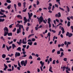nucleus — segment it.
Here are the masks:
<instances>
[{
	"label": "nucleus",
	"instance_id": "nucleus-26",
	"mask_svg": "<svg viewBox=\"0 0 73 73\" xmlns=\"http://www.w3.org/2000/svg\"><path fill=\"white\" fill-rule=\"evenodd\" d=\"M48 21L47 22L48 23H50V21H51V19L50 18H49L48 19Z\"/></svg>",
	"mask_w": 73,
	"mask_h": 73
},
{
	"label": "nucleus",
	"instance_id": "nucleus-44",
	"mask_svg": "<svg viewBox=\"0 0 73 73\" xmlns=\"http://www.w3.org/2000/svg\"><path fill=\"white\" fill-rule=\"evenodd\" d=\"M35 40L36 39L35 38H32L31 39V41H35Z\"/></svg>",
	"mask_w": 73,
	"mask_h": 73
},
{
	"label": "nucleus",
	"instance_id": "nucleus-29",
	"mask_svg": "<svg viewBox=\"0 0 73 73\" xmlns=\"http://www.w3.org/2000/svg\"><path fill=\"white\" fill-rule=\"evenodd\" d=\"M34 35H35V34H33L29 35L28 37V38H30V37H31V36H34Z\"/></svg>",
	"mask_w": 73,
	"mask_h": 73
},
{
	"label": "nucleus",
	"instance_id": "nucleus-60",
	"mask_svg": "<svg viewBox=\"0 0 73 73\" xmlns=\"http://www.w3.org/2000/svg\"><path fill=\"white\" fill-rule=\"evenodd\" d=\"M32 40H31V39H29L27 40V42H31Z\"/></svg>",
	"mask_w": 73,
	"mask_h": 73
},
{
	"label": "nucleus",
	"instance_id": "nucleus-54",
	"mask_svg": "<svg viewBox=\"0 0 73 73\" xmlns=\"http://www.w3.org/2000/svg\"><path fill=\"white\" fill-rule=\"evenodd\" d=\"M51 6H48V10H50V9H51Z\"/></svg>",
	"mask_w": 73,
	"mask_h": 73
},
{
	"label": "nucleus",
	"instance_id": "nucleus-25",
	"mask_svg": "<svg viewBox=\"0 0 73 73\" xmlns=\"http://www.w3.org/2000/svg\"><path fill=\"white\" fill-rule=\"evenodd\" d=\"M17 17L18 18H20L21 19H22V17L20 15H18L17 16Z\"/></svg>",
	"mask_w": 73,
	"mask_h": 73
},
{
	"label": "nucleus",
	"instance_id": "nucleus-21",
	"mask_svg": "<svg viewBox=\"0 0 73 73\" xmlns=\"http://www.w3.org/2000/svg\"><path fill=\"white\" fill-rule=\"evenodd\" d=\"M2 57L3 58H5L6 57V55L3 54L2 55Z\"/></svg>",
	"mask_w": 73,
	"mask_h": 73
},
{
	"label": "nucleus",
	"instance_id": "nucleus-52",
	"mask_svg": "<svg viewBox=\"0 0 73 73\" xmlns=\"http://www.w3.org/2000/svg\"><path fill=\"white\" fill-rule=\"evenodd\" d=\"M63 60L64 61H67V58H64Z\"/></svg>",
	"mask_w": 73,
	"mask_h": 73
},
{
	"label": "nucleus",
	"instance_id": "nucleus-7",
	"mask_svg": "<svg viewBox=\"0 0 73 73\" xmlns=\"http://www.w3.org/2000/svg\"><path fill=\"white\" fill-rule=\"evenodd\" d=\"M21 28V27H19V29H17V34H19V33H21V28Z\"/></svg>",
	"mask_w": 73,
	"mask_h": 73
},
{
	"label": "nucleus",
	"instance_id": "nucleus-56",
	"mask_svg": "<svg viewBox=\"0 0 73 73\" xmlns=\"http://www.w3.org/2000/svg\"><path fill=\"white\" fill-rule=\"evenodd\" d=\"M16 28H15L13 29V31L14 32H15L16 31Z\"/></svg>",
	"mask_w": 73,
	"mask_h": 73
},
{
	"label": "nucleus",
	"instance_id": "nucleus-6",
	"mask_svg": "<svg viewBox=\"0 0 73 73\" xmlns=\"http://www.w3.org/2000/svg\"><path fill=\"white\" fill-rule=\"evenodd\" d=\"M66 35V36H68L69 37H71L73 36V34L72 33H69V32H67Z\"/></svg>",
	"mask_w": 73,
	"mask_h": 73
},
{
	"label": "nucleus",
	"instance_id": "nucleus-59",
	"mask_svg": "<svg viewBox=\"0 0 73 73\" xmlns=\"http://www.w3.org/2000/svg\"><path fill=\"white\" fill-rule=\"evenodd\" d=\"M56 61V60H53L52 62V64H55V62Z\"/></svg>",
	"mask_w": 73,
	"mask_h": 73
},
{
	"label": "nucleus",
	"instance_id": "nucleus-41",
	"mask_svg": "<svg viewBox=\"0 0 73 73\" xmlns=\"http://www.w3.org/2000/svg\"><path fill=\"white\" fill-rule=\"evenodd\" d=\"M7 70L9 71V72H12V69H11V68H9L8 69H7Z\"/></svg>",
	"mask_w": 73,
	"mask_h": 73
},
{
	"label": "nucleus",
	"instance_id": "nucleus-63",
	"mask_svg": "<svg viewBox=\"0 0 73 73\" xmlns=\"http://www.w3.org/2000/svg\"><path fill=\"white\" fill-rule=\"evenodd\" d=\"M71 19L73 20V16H71V17H69Z\"/></svg>",
	"mask_w": 73,
	"mask_h": 73
},
{
	"label": "nucleus",
	"instance_id": "nucleus-1",
	"mask_svg": "<svg viewBox=\"0 0 73 73\" xmlns=\"http://www.w3.org/2000/svg\"><path fill=\"white\" fill-rule=\"evenodd\" d=\"M3 30H4V32H5L4 33V36H6L7 35V34H8V32L9 31L7 27H5L3 29Z\"/></svg>",
	"mask_w": 73,
	"mask_h": 73
},
{
	"label": "nucleus",
	"instance_id": "nucleus-18",
	"mask_svg": "<svg viewBox=\"0 0 73 73\" xmlns=\"http://www.w3.org/2000/svg\"><path fill=\"white\" fill-rule=\"evenodd\" d=\"M69 71H70V68H68V70H66V73H69Z\"/></svg>",
	"mask_w": 73,
	"mask_h": 73
},
{
	"label": "nucleus",
	"instance_id": "nucleus-5",
	"mask_svg": "<svg viewBox=\"0 0 73 73\" xmlns=\"http://www.w3.org/2000/svg\"><path fill=\"white\" fill-rule=\"evenodd\" d=\"M43 20H44V18L42 16H41L40 17L39 19V24H40L42 22V21H43Z\"/></svg>",
	"mask_w": 73,
	"mask_h": 73
},
{
	"label": "nucleus",
	"instance_id": "nucleus-46",
	"mask_svg": "<svg viewBox=\"0 0 73 73\" xmlns=\"http://www.w3.org/2000/svg\"><path fill=\"white\" fill-rule=\"evenodd\" d=\"M59 51L60 52H64V50H63V49H62V48H60V50H59Z\"/></svg>",
	"mask_w": 73,
	"mask_h": 73
},
{
	"label": "nucleus",
	"instance_id": "nucleus-47",
	"mask_svg": "<svg viewBox=\"0 0 73 73\" xmlns=\"http://www.w3.org/2000/svg\"><path fill=\"white\" fill-rule=\"evenodd\" d=\"M24 55H23L22 56V57H25L27 56V55L25 54H24Z\"/></svg>",
	"mask_w": 73,
	"mask_h": 73
},
{
	"label": "nucleus",
	"instance_id": "nucleus-55",
	"mask_svg": "<svg viewBox=\"0 0 73 73\" xmlns=\"http://www.w3.org/2000/svg\"><path fill=\"white\" fill-rule=\"evenodd\" d=\"M56 51L55 49H53L52 50V53H54Z\"/></svg>",
	"mask_w": 73,
	"mask_h": 73
},
{
	"label": "nucleus",
	"instance_id": "nucleus-51",
	"mask_svg": "<svg viewBox=\"0 0 73 73\" xmlns=\"http://www.w3.org/2000/svg\"><path fill=\"white\" fill-rule=\"evenodd\" d=\"M1 12H3V13H4L5 12V10H3L2 9H1Z\"/></svg>",
	"mask_w": 73,
	"mask_h": 73
},
{
	"label": "nucleus",
	"instance_id": "nucleus-61",
	"mask_svg": "<svg viewBox=\"0 0 73 73\" xmlns=\"http://www.w3.org/2000/svg\"><path fill=\"white\" fill-rule=\"evenodd\" d=\"M26 4V3L25 2L23 3V7H25Z\"/></svg>",
	"mask_w": 73,
	"mask_h": 73
},
{
	"label": "nucleus",
	"instance_id": "nucleus-17",
	"mask_svg": "<svg viewBox=\"0 0 73 73\" xmlns=\"http://www.w3.org/2000/svg\"><path fill=\"white\" fill-rule=\"evenodd\" d=\"M52 70V67L50 66L49 67V70L50 72L51 73H53V71Z\"/></svg>",
	"mask_w": 73,
	"mask_h": 73
},
{
	"label": "nucleus",
	"instance_id": "nucleus-20",
	"mask_svg": "<svg viewBox=\"0 0 73 73\" xmlns=\"http://www.w3.org/2000/svg\"><path fill=\"white\" fill-rule=\"evenodd\" d=\"M7 34L8 36H12V33H8Z\"/></svg>",
	"mask_w": 73,
	"mask_h": 73
},
{
	"label": "nucleus",
	"instance_id": "nucleus-14",
	"mask_svg": "<svg viewBox=\"0 0 73 73\" xmlns=\"http://www.w3.org/2000/svg\"><path fill=\"white\" fill-rule=\"evenodd\" d=\"M17 50L19 51V52H21V47H19L17 49Z\"/></svg>",
	"mask_w": 73,
	"mask_h": 73
},
{
	"label": "nucleus",
	"instance_id": "nucleus-49",
	"mask_svg": "<svg viewBox=\"0 0 73 73\" xmlns=\"http://www.w3.org/2000/svg\"><path fill=\"white\" fill-rule=\"evenodd\" d=\"M57 53L58 54H60V50L57 51Z\"/></svg>",
	"mask_w": 73,
	"mask_h": 73
},
{
	"label": "nucleus",
	"instance_id": "nucleus-3",
	"mask_svg": "<svg viewBox=\"0 0 73 73\" xmlns=\"http://www.w3.org/2000/svg\"><path fill=\"white\" fill-rule=\"evenodd\" d=\"M40 63L41 65V66L40 67V69L41 71L42 72V71H43V70H42V67H43V65H44V62H42V61H40Z\"/></svg>",
	"mask_w": 73,
	"mask_h": 73
},
{
	"label": "nucleus",
	"instance_id": "nucleus-12",
	"mask_svg": "<svg viewBox=\"0 0 73 73\" xmlns=\"http://www.w3.org/2000/svg\"><path fill=\"white\" fill-rule=\"evenodd\" d=\"M65 69H66V70H68V67H65L64 66H63V71H64V70H65Z\"/></svg>",
	"mask_w": 73,
	"mask_h": 73
},
{
	"label": "nucleus",
	"instance_id": "nucleus-39",
	"mask_svg": "<svg viewBox=\"0 0 73 73\" xmlns=\"http://www.w3.org/2000/svg\"><path fill=\"white\" fill-rule=\"evenodd\" d=\"M59 9L60 10H61L62 11H65V10L64 9H63V8H61L60 7H59Z\"/></svg>",
	"mask_w": 73,
	"mask_h": 73
},
{
	"label": "nucleus",
	"instance_id": "nucleus-16",
	"mask_svg": "<svg viewBox=\"0 0 73 73\" xmlns=\"http://www.w3.org/2000/svg\"><path fill=\"white\" fill-rule=\"evenodd\" d=\"M61 30L62 31V34H64L65 33V31L64 29L62 27H61Z\"/></svg>",
	"mask_w": 73,
	"mask_h": 73
},
{
	"label": "nucleus",
	"instance_id": "nucleus-40",
	"mask_svg": "<svg viewBox=\"0 0 73 73\" xmlns=\"http://www.w3.org/2000/svg\"><path fill=\"white\" fill-rule=\"evenodd\" d=\"M59 9L60 10H61L62 11H65V10L64 9H63V8H61L60 7H59Z\"/></svg>",
	"mask_w": 73,
	"mask_h": 73
},
{
	"label": "nucleus",
	"instance_id": "nucleus-19",
	"mask_svg": "<svg viewBox=\"0 0 73 73\" xmlns=\"http://www.w3.org/2000/svg\"><path fill=\"white\" fill-rule=\"evenodd\" d=\"M28 45H30V46H32V44H33V42H28L27 43Z\"/></svg>",
	"mask_w": 73,
	"mask_h": 73
},
{
	"label": "nucleus",
	"instance_id": "nucleus-50",
	"mask_svg": "<svg viewBox=\"0 0 73 73\" xmlns=\"http://www.w3.org/2000/svg\"><path fill=\"white\" fill-rule=\"evenodd\" d=\"M27 8H26L25 9L23 10L22 11L23 12H25L26 11H27Z\"/></svg>",
	"mask_w": 73,
	"mask_h": 73
},
{
	"label": "nucleus",
	"instance_id": "nucleus-24",
	"mask_svg": "<svg viewBox=\"0 0 73 73\" xmlns=\"http://www.w3.org/2000/svg\"><path fill=\"white\" fill-rule=\"evenodd\" d=\"M5 20V19H2L1 18H0V22H4Z\"/></svg>",
	"mask_w": 73,
	"mask_h": 73
},
{
	"label": "nucleus",
	"instance_id": "nucleus-57",
	"mask_svg": "<svg viewBox=\"0 0 73 73\" xmlns=\"http://www.w3.org/2000/svg\"><path fill=\"white\" fill-rule=\"evenodd\" d=\"M29 45H28L26 47L27 49H29Z\"/></svg>",
	"mask_w": 73,
	"mask_h": 73
},
{
	"label": "nucleus",
	"instance_id": "nucleus-28",
	"mask_svg": "<svg viewBox=\"0 0 73 73\" xmlns=\"http://www.w3.org/2000/svg\"><path fill=\"white\" fill-rule=\"evenodd\" d=\"M63 56H64V52H62L61 53V55L60 57H62Z\"/></svg>",
	"mask_w": 73,
	"mask_h": 73
},
{
	"label": "nucleus",
	"instance_id": "nucleus-32",
	"mask_svg": "<svg viewBox=\"0 0 73 73\" xmlns=\"http://www.w3.org/2000/svg\"><path fill=\"white\" fill-rule=\"evenodd\" d=\"M11 7V5H9V6L7 7V9H8L9 10L10 9Z\"/></svg>",
	"mask_w": 73,
	"mask_h": 73
},
{
	"label": "nucleus",
	"instance_id": "nucleus-43",
	"mask_svg": "<svg viewBox=\"0 0 73 73\" xmlns=\"http://www.w3.org/2000/svg\"><path fill=\"white\" fill-rule=\"evenodd\" d=\"M39 4H40V2L38 1L37 0L36 1V4L37 5H39Z\"/></svg>",
	"mask_w": 73,
	"mask_h": 73
},
{
	"label": "nucleus",
	"instance_id": "nucleus-58",
	"mask_svg": "<svg viewBox=\"0 0 73 73\" xmlns=\"http://www.w3.org/2000/svg\"><path fill=\"white\" fill-rule=\"evenodd\" d=\"M52 32H53V33H56V31H55V30H52Z\"/></svg>",
	"mask_w": 73,
	"mask_h": 73
},
{
	"label": "nucleus",
	"instance_id": "nucleus-13",
	"mask_svg": "<svg viewBox=\"0 0 73 73\" xmlns=\"http://www.w3.org/2000/svg\"><path fill=\"white\" fill-rule=\"evenodd\" d=\"M17 43L18 45H21V44L22 43V40L21 39H20L19 40V42H17Z\"/></svg>",
	"mask_w": 73,
	"mask_h": 73
},
{
	"label": "nucleus",
	"instance_id": "nucleus-27",
	"mask_svg": "<svg viewBox=\"0 0 73 73\" xmlns=\"http://www.w3.org/2000/svg\"><path fill=\"white\" fill-rule=\"evenodd\" d=\"M13 49H14V48L16 47V46L14 44H12Z\"/></svg>",
	"mask_w": 73,
	"mask_h": 73
},
{
	"label": "nucleus",
	"instance_id": "nucleus-22",
	"mask_svg": "<svg viewBox=\"0 0 73 73\" xmlns=\"http://www.w3.org/2000/svg\"><path fill=\"white\" fill-rule=\"evenodd\" d=\"M66 7L67 12H70V9H69V7L68 6H67Z\"/></svg>",
	"mask_w": 73,
	"mask_h": 73
},
{
	"label": "nucleus",
	"instance_id": "nucleus-45",
	"mask_svg": "<svg viewBox=\"0 0 73 73\" xmlns=\"http://www.w3.org/2000/svg\"><path fill=\"white\" fill-rule=\"evenodd\" d=\"M32 56L31 55H30L29 57V59H32Z\"/></svg>",
	"mask_w": 73,
	"mask_h": 73
},
{
	"label": "nucleus",
	"instance_id": "nucleus-48",
	"mask_svg": "<svg viewBox=\"0 0 73 73\" xmlns=\"http://www.w3.org/2000/svg\"><path fill=\"white\" fill-rule=\"evenodd\" d=\"M4 38V37L3 36H1V39H2L3 40H5V39H4V38Z\"/></svg>",
	"mask_w": 73,
	"mask_h": 73
},
{
	"label": "nucleus",
	"instance_id": "nucleus-9",
	"mask_svg": "<svg viewBox=\"0 0 73 73\" xmlns=\"http://www.w3.org/2000/svg\"><path fill=\"white\" fill-rule=\"evenodd\" d=\"M28 15H29V19H30V20H31V17H32L33 15V13H31L30 14V13H28Z\"/></svg>",
	"mask_w": 73,
	"mask_h": 73
},
{
	"label": "nucleus",
	"instance_id": "nucleus-36",
	"mask_svg": "<svg viewBox=\"0 0 73 73\" xmlns=\"http://www.w3.org/2000/svg\"><path fill=\"white\" fill-rule=\"evenodd\" d=\"M4 66L5 67V68H8V66H7V65H6L5 64H4Z\"/></svg>",
	"mask_w": 73,
	"mask_h": 73
},
{
	"label": "nucleus",
	"instance_id": "nucleus-42",
	"mask_svg": "<svg viewBox=\"0 0 73 73\" xmlns=\"http://www.w3.org/2000/svg\"><path fill=\"white\" fill-rule=\"evenodd\" d=\"M5 45L4 44H3L2 48L3 49V48H5Z\"/></svg>",
	"mask_w": 73,
	"mask_h": 73
},
{
	"label": "nucleus",
	"instance_id": "nucleus-34",
	"mask_svg": "<svg viewBox=\"0 0 73 73\" xmlns=\"http://www.w3.org/2000/svg\"><path fill=\"white\" fill-rule=\"evenodd\" d=\"M60 0H56V2H58L59 5H61V4H60Z\"/></svg>",
	"mask_w": 73,
	"mask_h": 73
},
{
	"label": "nucleus",
	"instance_id": "nucleus-23",
	"mask_svg": "<svg viewBox=\"0 0 73 73\" xmlns=\"http://www.w3.org/2000/svg\"><path fill=\"white\" fill-rule=\"evenodd\" d=\"M18 5L19 7H21V3L19 2L18 3Z\"/></svg>",
	"mask_w": 73,
	"mask_h": 73
},
{
	"label": "nucleus",
	"instance_id": "nucleus-37",
	"mask_svg": "<svg viewBox=\"0 0 73 73\" xmlns=\"http://www.w3.org/2000/svg\"><path fill=\"white\" fill-rule=\"evenodd\" d=\"M18 66H19V67H20V68H21V64H20V63L19 62L18 63Z\"/></svg>",
	"mask_w": 73,
	"mask_h": 73
},
{
	"label": "nucleus",
	"instance_id": "nucleus-2",
	"mask_svg": "<svg viewBox=\"0 0 73 73\" xmlns=\"http://www.w3.org/2000/svg\"><path fill=\"white\" fill-rule=\"evenodd\" d=\"M21 64L22 66H25L27 64V60H26L25 61L24 60L22 61L21 62Z\"/></svg>",
	"mask_w": 73,
	"mask_h": 73
},
{
	"label": "nucleus",
	"instance_id": "nucleus-11",
	"mask_svg": "<svg viewBox=\"0 0 73 73\" xmlns=\"http://www.w3.org/2000/svg\"><path fill=\"white\" fill-rule=\"evenodd\" d=\"M22 43L23 44H26L27 43V41L25 42V39L23 38L22 40Z\"/></svg>",
	"mask_w": 73,
	"mask_h": 73
},
{
	"label": "nucleus",
	"instance_id": "nucleus-64",
	"mask_svg": "<svg viewBox=\"0 0 73 73\" xmlns=\"http://www.w3.org/2000/svg\"><path fill=\"white\" fill-rule=\"evenodd\" d=\"M6 60H9V58L7 57L5 58Z\"/></svg>",
	"mask_w": 73,
	"mask_h": 73
},
{
	"label": "nucleus",
	"instance_id": "nucleus-38",
	"mask_svg": "<svg viewBox=\"0 0 73 73\" xmlns=\"http://www.w3.org/2000/svg\"><path fill=\"white\" fill-rule=\"evenodd\" d=\"M27 47V45H23V48H25Z\"/></svg>",
	"mask_w": 73,
	"mask_h": 73
},
{
	"label": "nucleus",
	"instance_id": "nucleus-8",
	"mask_svg": "<svg viewBox=\"0 0 73 73\" xmlns=\"http://www.w3.org/2000/svg\"><path fill=\"white\" fill-rule=\"evenodd\" d=\"M15 57H19L20 56V53L19 52H15Z\"/></svg>",
	"mask_w": 73,
	"mask_h": 73
},
{
	"label": "nucleus",
	"instance_id": "nucleus-62",
	"mask_svg": "<svg viewBox=\"0 0 73 73\" xmlns=\"http://www.w3.org/2000/svg\"><path fill=\"white\" fill-rule=\"evenodd\" d=\"M14 7L15 9H16V4H14Z\"/></svg>",
	"mask_w": 73,
	"mask_h": 73
},
{
	"label": "nucleus",
	"instance_id": "nucleus-33",
	"mask_svg": "<svg viewBox=\"0 0 73 73\" xmlns=\"http://www.w3.org/2000/svg\"><path fill=\"white\" fill-rule=\"evenodd\" d=\"M13 24H12L11 25H10L9 26V27L10 28H12V27H13Z\"/></svg>",
	"mask_w": 73,
	"mask_h": 73
},
{
	"label": "nucleus",
	"instance_id": "nucleus-53",
	"mask_svg": "<svg viewBox=\"0 0 73 73\" xmlns=\"http://www.w3.org/2000/svg\"><path fill=\"white\" fill-rule=\"evenodd\" d=\"M49 24V28H50L51 27V24L50 23H48Z\"/></svg>",
	"mask_w": 73,
	"mask_h": 73
},
{
	"label": "nucleus",
	"instance_id": "nucleus-4",
	"mask_svg": "<svg viewBox=\"0 0 73 73\" xmlns=\"http://www.w3.org/2000/svg\"><path fill=\"white\" fill-rule=\"evenodd\" d=\"M23 20L24 21V24H26V23H27V21H28V22H30V20H29V19L27 20V18H26V17H24Z\"/></svg>",
	"mask_w": 73,
	"mask_h": 73
},
{
	"label": "nucleus",
	"instance_id": "nucleus-10",
	"mask_svg": "<svg viewBox=\"0 0 73 73\" xmlns=\"http://www.w3.org/2000/svg\"><path fill=\"white\" fill-rule=\"evenodd\" d=\"M16 27H21V28H22L23 29V25H19V24H17L15 26Z\"/></svg>",
	"mask_w": 73,
	"mask_h": 73
},
{
	"label": "nucleus",
	"instance_id": "nucleus-31",
	"mask_svg": "<svg viewBox=\"0 0 73 73\" xmlns=\"http://www.w3.org/2000/svg\"><path fill=\"white\" fill-rule=\"evenodd\" d=\"M6 1L8 3H11V1L10 0H7Z\"/></svg>",
	"mask_w": 73,
	"mask_h": 73
},
{
	"label": "nucleus",
	"instance_id": "nucleus-35",
	"mask_svg": "<svg viewBox=\"0 0 73 73\" xmlns=\"http://www.w3.org/2000/svg\"><path fill=\"white\" fill-rule=\"evenodd\" d=\"M58 17H61V13H58Z\"/></svg>",
	"mask_w": 73,
	"mask_h": 73
},
{
	"label": "nucleus",
	"instance_id": "nucleus-30",
	"mask_svg": "<svg viewBox=\"0 0 73 73\" xmlns=\"http://www.w3.org/2000/svg\"><path fill=\"white\" fill-rule=\"evenodd\" d=\"M70 21H68V23H67V26L68 27H70Z\"/></svg>",
	"mask_w": 73,
	"mask_h": 73
},
{
	"label": "nucleus",
	"instance_id": "nucleus-15",
	"mask_svg": "<svg viewBox=\"0 0 73 73\" xmlns=\"http://www.w3.org/2000/svg\"><path fill=\"white\" fill-rule=\"evenodd\" d=\"M7 49L8 50V51H9V49H11V48H12V46H9V47H8V46H6Z\"/></svg>",
	"mask_w": 73,
	"mask_h": 73
}]
</instances>
